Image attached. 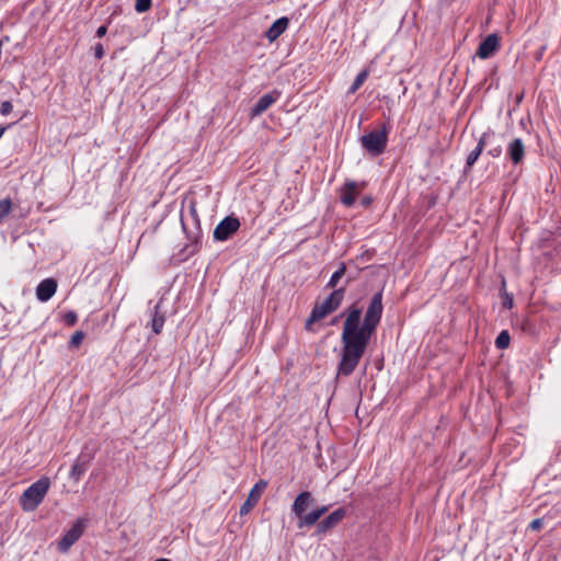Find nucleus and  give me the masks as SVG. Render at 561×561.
<instances>
[{"label": "nucleus", "instance_id": "4", "mask_svg": "<svg viewBox=\"0 0 561 561\" xmlns=\"http://www.w3.org/2000/svg\"><path fill=\"white\" fill-rule=\"evenodd\" d=\"M50 486L48 478H42L32 483L21 495L20 504L25 512L35 511L43 502Z\"/></svg>", "mask_w": 561, "mask_h": 561}, {"label": "nucleus", "instance_id": "29", "mask_svg": "<svg viewBox=\"0 0 561 561\" xmlns=\"http://www.w3.org/2000/svg\"><path fill=\"white\" fill-rule=\"evenodd\" d=\"M94 56L96 59H101L104 56V48L102 44H96L94 47Z\"/></svg>", "mask_w": 561, "mask_h": 561}, {"label": "nucleus", "instance_id": "16", "mask_svg": "<svg viewBox=\"0 0 561 561\" xmlns=\"http://www.w3.org/2000/svg\"><path fill=\"white\" fill-rule=\"evenodd\" d=\"M492 138H494V133H491V131L484 133L481 136L477 147L467 157L466 164L468 168H471L476 163V161L480 157L481 152L483 151V148L486 145L491 144Z\"/></svg>", "mask_w": 561, "mask_h": 561}, {"label": "nucleus", "instance_id": "12", "mask_svg": "<svg viewBox=\"0 0 561 561\" xmlns=\"http://www.w3.org/2000/svg\"><path fill=\"white\" fill-rule=\"evenodd\" d=\"M499 48V36L496 34H489L479 45L477 56L481 59H488Z\"/></svg>", "mask_w": 561, "mask_h": 561}, {"label": "nucleus", "instance_id": "7", "mask_svg": "<svg viewBox=\"0 0 561 561\" xmlns=\"http://www.w3.org/2000/svg\"><path fill=\"white\" fill-rule=\"evenodd\" d=\"M84 529V520L78 519L73 523L71 528L61 537V539L58 541V550L60 552H67L70 547L79 540V538L82 536Z\"/></svg>", "mask_w": 561, "mask_h": 561}, {"label": "nucleus", "instance_id": "14", "mask_svg": "<svg viewBox=\"0 0 561 561\" xmlns=\"http://www.w3.org/2000/svg\"><path fill=\"white\" fill-rule=\"evenodd\" d=\"M57 290V282L54 278L42 280L36 287V297L39 301H48Z\"/></svg>", "mask_w": 561, "mask_h": 561}, {"label": "nucleus", "instance_id": "35", "mask_svg": "<svg viewBox=\"0 0 561 561\" xmlns=\"http://www.w3.org/2000/svg\"><path fill=\"white\" fill-rule=\"evenodd\" d=\"M504 305L511 308V307H512V305H513L512 299L506 300V302H504Z\"/></svg>", "mask_w": 561, "mask_h": 561}, {"label": "nucleus", "instance_id": "22", "mask_svg": "<svg viewBox=\"0 0 561 561\" xmlns=\"http://www.w3.org/2000/svg\"><path fill=\"white\" fill-rule=\"evenodd\" d=\"M151 7V0H136L135 2V10L138 13H144L148 11Z\"/></svg>", "mask_w": 561, "mask_h": 561}, {"label": "nucleus", "instance_id": "25", "mask_svg": "<svg viewBox=\"0 0 561 561\" xmlns=\"http://www.w3.org/2000/svg\"><path fill=\"white\" fill-rule=\"evenodd\" d=\"M83 337H84V334L81 331L75 332L73 335L71 336L70 345L71 346L80 345L82 340H83Z\"/></svg>", "mask_w": 561, "mask_h": 561}, {"label": "nucleus", "instance_id": "27", "mask_svg": "<svg viewBox=\"0 0 561 561\" xmlns=\"http://www.w3.org/2000/svg\"><path fill=\"white\" fill-rule=\"evenodd\" d=\"M488 153H489L491 157H493V158H497V157H500V156L502 154V147H501V145H496V146L492 147V148L488 151Z\"/></svg>", "mask_w": 561, "mask_h": 561}, {"label": "nucleus", "instance_id": "32", "mask_svg": "<svg viewBox=\"0 0 561 561\" xmlns=\"http://www.w3.org/2000/svg\"><path fill=\"white\" fill-rule=\"evenodd\" d=\"M545 49H546V46H542V47L540 48V50H539V53H538V55H537V59H540V58H541V56H542V54H543Z\"/></svg>", "mask_w": 561, "mask_h": 561}, {"label": "nucleus", "instance_id": "8", "mask_svg": "<svg viewBox=\"0 0 561 561\" xmlns=\"http://www.w3.org/2000/svg\"><path fill=\"white\" fill-rule=\"evenodd\" d=\"M364 187L365 182L358 183L355 181H346L343 187L340 190L341 203L346 207L353 206L357 195Z\"/></svg>", "mask_w": 561, "mask_h": 561}, {"label": "nucleus", "instance_id": "5", "mask_svg": "<svg viewBox=\"0 0 561 561\" xmlns=\"http://www.w3.org/2000/svg\"><path fill=\"white\" fill-rule=\"evenodd\" d=\"M389 128L383 125L379 130H371L360 138L363 148L373 157L381 154L388 142Z\"/></svg>", "mask_w": 561, "mask_h": 561}, {"label": "nucleus", "instance_id": "3", "mask_svg": "<svg viewBox=\"0 0 561 561\" xmlns=\"http://www.w3.org/2000/svg\"><path fill=\"white\" fill-rule=\"evenodd\" d=\"M345 288L333 290L321 304H317L306 321V329L309 330L313 322H317L335 311L342 304Z\"/></svg>", "mask_w": 561, "mask_h": 561}, {"label": "nucleus", "instance_id": "31", "mask_svg": "<svg viewBox=\"0 0 561 561\" xmlns=\"http://www.w3.org/2000/svg\"><path fill=\"white\" fill-rule=\"evenodd\" d=\"M371 203V198L370 197H364L363 201H362V204L364 206H369Z\"/></svg>", "mask_w": 561, "mask_h": 561}, {"label": "nucleus", "instance_id": "2", "mask_svg": "<svg viewBox=\"0 0 561 561\" xmlns=\"http://www.w3.org/2000/svg\"><path fill=\"white\" fill-rule=\"evenodd\" d=\"M313 501L312 494L308 491H304L296 496L291 511L298 518V528L313 526L328 512L329 506L323 505L306 514V510Z\"/></svg>", "mask_w": 561, "mask_h": 561}, {"label": "nucleus", "instance_id": "36", "mask_svg": "<svg viewBox=\"0 0 561 561\" xmlns=\"http://www.w3.org/2000/svg\"><path fill=\"white\" fill-rule=\"evenodd\" d=\"M156 561H170L169 559H164V558H161V559H158Z\"/></svg>", "mask_w": 561, "mask_h": 561}, {"label": "nucleus", "instance_id": "11", "mask_svg": "<svg viewBox=\"0 0 561 561\" xmlns=\"http://www.w3.org/2000/svg\"><path fill=\"white\" fill-rule=\"evenodd\" d=\"M526 148L520 138H514L506 148L507 158L513 164L518 165L524 161Z\"/></svg>", "mask_w": 561, "mask_h": 561}, {"label": "nucleus", "instance_id": "34", "mask_svg": "<svg viewBox=\"0 0 561 561\" xmlns=\"http://www.w3.org/2000/svg\"><path fill=\"white\" fill-rule=\"evenodd\" d=\"M504 305L511 308V307H512V305H513L512 299L506 300V302H504Z\"/></svg>", "mask_w": 561, "mask_h": 561}, {"label": "nucleus", "instance_id": "9", "mask_svg": "<svg viewBox=\"0 0 561 561\" xmlns=\"http://www.w3.org/2000/svg\"><path fill=\"white\" fill-rule=\"evenodd\" d=\"M267 483L263 480H260L251 489L247 500L240 507V515H247L250 511L257 504L261 499V495L266 488Z\"/></svg>", "mask_w": 561, "mask_h": 561}, {"label": "nucleus", "instance_id": "19", "mask_svg": "<svg viewBox=\"0 0 561 561\" xmlns=\"http://www.w3.org/2000/svg\"><path fill=\"white\" fill-rule=\"evenodd\" d=\"M367 77H368V72H367L366 70L360 71V72L356 76V78H355V80L353 81L352 85L350 87V89H348V93H350V94L355 93V92H356V91H357V90L363 85V83L365 82V80L367 79Z\"/></svg>", "mask_w": 561, "mask_h": 561}, {"label": "nucleus", "instance_id": "28", "mask_svg": "<svg viewBox=\"0 0 561 561\" xmlns=\"http://www.w3.org/2000/svg\"><path fill=\"white\" fill-rule=\"evenodd\" d=\"M542 525H543L542 519H540V518H536V519H534V520L529 524V528H530L531 530H539V529H541Z\"/></svg>", "mask_w": 561, "mask_h": 561}, {"label": "nucleus", "instance_id": "33", "mask_svg": "<svg viewBox=\"0 0 561 561\" xmlns=\"http://www.w3.org/2000/svg\"><path fill=\"white\" fill-rule=\"evenodd\" d=\"M5 129H7L5 127L0 126V138L3 136Z\"/></svg>", "mask_w": 561, "mask_h": 561}, {"label": "nucleus", "instance_id": "6", "mask_svg": "<svg viewBox=\"0 0 561 561\" xmlns=\"http://www.w3.org/2000/svg\"><path fill=\"white\" fill-rule=\"evenodd\" d=\"M240 226V220L237 217L227 216L216 226L214 239L217 241H226L239 230Z\"/></svg>", "mask_w": 561, "mask_h": 561}, {"label": "nucleus", "instance_id": "1", "mask_svg": "<svg viewBox=\"0 0 561 561\" xmlns=\"http://www.w3.org/2000/svg\"><path fill=\"white\" fill-rule=\"evenodd\" d=\"M382 291L376 293L367 307L360 323L362 309L352 305L345 311V321L341 334V359L337 365V377L350 376L358 366L366 352L373 333L382 316Z\"/></svg>", "mask_w": 561, "mask_h": 561}, {"label": "nucleus", "instance_id": "15", "mask_svg": "<svg viewBox=\"0 0 561 561\" xmlns=\"http://www.w3.org/2000/svg\"><path fill=\"white\" fill-rule=\"evenodd\" d=\"M346 516L344 508H337L318 524V533H327Z\"/></svg>", "mask_w": 561, "mask_h": 561}, {"label": "nucleus", "instance_id": "10", "mask_svg": "<svg viewBox=\"0 0 561 561\" xmlns=\"http://www.w3.org/2000/svg\"><path fill=\"white\" fill-rule=\"evenodd\" d=\"M280 92L278 90H273L270 93L264 94L259 99L255 105L250 111V116L252 118L260 116L264 113L270 106H272L276 101L280 98Z\"/></svg>", "mask_w": 561, "mask_h": 561}, {"label": "nucleus", "instance_id": "23", "mask_svg": "<svg viewBox=\"0 0 561 561\" xmlns=\"http://www.w3.org/2000/svg\"><path fill=\"white\" fill-rule=\"evenodd\" d=\"M11 210V202L8 199H3L0 202V222L3 220L4 217L9 215Z\"/></svg>", "mask_w": 561, "mask_h": 561}, {"label": "nucleus", "instance_id": "18", "mask_svg": "<svg viewBox=\"0 0 561 561\" xmlns=\"http://www.w3.org/2000/svg\"><path fill=\"white\" fill-rule=\"evenodd\" d=\"M89 460V457H85L83 455L79 456L71 466L69 477L75 481H79L88 469Z\"/></svg>", "mask_w": 561, "mask_h": 561}, {"label": "nucleus", "instance_id": "13", "mask_svg": "<svg viewBox=\"0 0 561 561\" xmlns=\"http://www.w3.org/2000/svg\"><path fill=\"white\" fill-rule=\"evenodd\" d=\"M163 299L161 298L154 306L150 309L151 313V329L156 334H159L165 322V310L162 309Z\"/></svg>", "mask_w": 561, "mask_h": 561}, {"label": "nucleus", "instance_id": "20", "mask_svg": "<svg viewBox=\"0 0 561 561\" xmlns=\"http://www.w3.org/2000/svg\"><path fill=\"white\" fill-rule=\"evenodd\" d=\"M345 270H346V268H345V265H344V264H343V265H341V266L339 267V270H336V271L332 274L331 278H330V279H329V282L327 283V287H328V288H335V287L337 286V284H339L340 279L344 276V274H345Z\"/></svg>", "mask_w": 561, "mask_h": 561}, {"label": "nucleus", "instance_id": "24", "mask_svg": "<svg viewBox=\"0 0 561 561\" xmlns=\"http://www.w3.org/2000/svg\"><path fill=\"white\" fill-rule=\"evenodd\" d=\"M77 320H78V317L75 311H68L64 316V321L67 325H75Z\"/></svg>", "mask_w": 561, "mask_h": 561}, {"label": "nucleus", "instance_id": "26", "mask_svg": "<svg viewBox=\"0 0 561 561\" xmlns=\"http://www.w3.org/2000/svg\"><path fill=\"white\" fill-rule=\"evenodd\" d=\"M12 103L10 101H3L0 105L1 115L5 116L12 112Z\"/></svg>", "mask_w": 561, "mask_h": 561}, {"label": "nucleus", "instance_id": "17", "mask_svg": "<svg viewBox=\"0 0 561 561\" xmlns=\"http://www.w3.org/2000/svg\"><path fill=\"white\" fill-rule=\"evenodd\" d=\"M289 20L285 16L277 19L266 31L265 36L272 43L276 41L288 27Z\"/></svg>", "mask_w": 561, "mask_h": 561}, {"label": "nucleus", "instance_id": "30", "mask_svg": "<svg viewBox=\"0 0 561 561\" xmlns=\"http://www.w3.org/2000/svg\"><path fill=\"white\" fill-rule=\"evenodd\" d=\"M106 26L102 25L96 30V36L103 37L106 34Z\"/></svg>", "mask_w": 561, "mask_h": 561}, {"label": "nucleus", "instance_id": "21", "mask_svg": "<svg viewBox=\"0 0 561 561\" xmlns=\"http://www.w3.org/2000/svg\"><path fill=\"white\" fill-rule=\"evenodd\" d=\"M510 342H511L510 333L504 330V331L500 332V334L496 336L495 346L499 350H505L506 347H508Z\"/></svg>", "mask_w": 561, "mask_h": 561}]
</instances>
